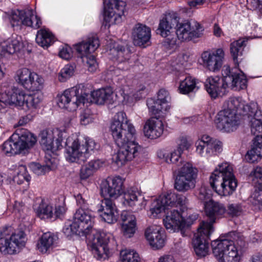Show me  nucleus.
<instances>
[{
  "label": "nucleus",
  "mask_w": 262,
  "mask_h": 262,
  "mask_svg": "<svg viewBox=\"0 0 262 262\" xmlns=\"http://www.w3.org/2000/svg\"><path fill=\"white\" fill-rule=\"evenodd\" d=\"M23 43L16 38H8L0 43V55L13 54L20 51Z\"/></svg>",
  "instance_id": "473e14b6"
},
{
  "label": "nucleus",
  "mask_w": 262,
  "mask_h": 262,
  "mask_svg": "<svg viewBox=\"0 0 262 262\" xmlns=\"http://www.w3.org/2000/svg\"><path fill=\"white\" fill-rule=\"evenodd\" d=\"M99 147V144L92 139L86 138L82 141L77 139L66 149L65 157L67 160L70 162L82 164L86 161L89 154L97 150Z\"/></svg>",
  "instance_id": "423d86ee"
},
{
  "label": "nucleus",
  "mask_w": 262,
  "mask_h": 262,
  "mask_svg": "<svg viewBox=\"0 0 262 262\" xmlns=\"http://www.w3.org/2000/svg\"><path fill=\"white\" fill-rule=\"evenodd\" d=\"M187 199L185 196L174 192H167L166 194L159 196L155 199L151 204L150 211L154 216L169 209V207L177 205L183 206L186 203Z\"/></svg>",
  "instance_id": "f8f14e48"
},
{
  "label": "nucleus",
  "mask_w": 262,
  "mask_h": 262,
  "mask_svg": "<svg viewBox=\"0 0 262 262\" xmlns=\"http://www.w3.org/2000/svg\"><path fill=\"white\" fill-rule=\"evenodd\" d=\"M247 115L244 116V119L249 121L251 131L254 135H259L262 133V115L260 110H258V105L256 110L247 109Z\"/></svg>",
  "instance_id": "c756f323"
},
{
  "label": "nucleus",
  "mask_w": 262,
  "mask_h": 262,
  "mask_svg": "<svg viewBox=\"0 0 262 262\" xmlns=\"http://www.w3.org/2000/svg\"><path fill=\"white\" fill-rule=\"evenodd\" d=\"M66 212V208L63 205H58L55 207V211L53 212L52 220L61 218Z\"/></svg>",
  "instance_id": "052dcab7"
},
{
  "label": "nucleus",
  "mask_w": 262,
  "mask_h": 262,
  "mask_svg": "<svg viewBox=\"0 0 262 262\" xmlns=\"http://www.w3.org/2000/svg\"><path fill=\"white\" fill-rule=\"evenodd\" d=\"M113 93V88L110 86L92 91L90 85L81 84L65 90L58 97L57 103L60 107L72 111L80 104L94 103L102 105L106 103L112 110L114 108Z\"/></svg>",
  "instance_id": "f03ea898"
},
{
  "label": "nucleus",
  "mask_w": 262,
  "mask_h": 262,
  "mask_svg": "<svg viewBox=\"0 0 262 262\" xmlns=\"http://www.w3.org/2000/svg\"><path fill=\"white\" fill-rule=\"evenodd\" d=\"M136 134L134 126L128 123L126 114L120 112L116 115V144L118 146L116 163L122 165L126 162L138 157L142 147L137 143L132 141Z\"/></svg>",
  "instance_id": "7ed1b4c3"
},
{
  "label": "nucleus",
  "mask_w": 262,
  "mask_h": 262,
  "mask_svg": "<svg viewBox=\"0 0 262 262\" xmlns=\"http://www.w3.org/2000/svg\"><path fill=\"white\" fill-rule=\"evenodd\" d=\"M94 173L93 171L87 164L82 166L81 168L80 176L81 179L85 180L93 175Z\"/></svg>",
  "instance_id": "4d7b16f0"
},
{
  "label": "nucleus",
  "mask_w": 262,
  "mask_h": 262,
  "mask_svg": "<svg viewBox=\"0 0 262 262\" xmlns=\"http://www.w3.org/2000/svg\"><path fill=\"white\" fill-rule=\"evenodd\" d=\"M234 244L236 247L237 248L238 253L239 251H242L244 249L246 248L248 245L245 241L244 237L241 236L237 238Z\"/></svg>",
  "instance_id": "0e129e2a"
},
{
  "label": "nucleus",
  "mask_w": 262,
  "mask_h": 262,
  "mask_svg": "<svg viewBox=\"0 0 262 262\" xmlns=\"http://www.w3.org/2000/svg\"><path fill=\"white\" fill-rule=\"evenodd\" d=\"M164 130L163 122L157 117H151L146 122L144 127L145 136L151 139L160 137Z\"/></svg>",
  "instance_id": "c85d7f7f"
},
{
  "label": "nucleus",
  "mask_w": 262,
  "mask_h": 262,
  "mask_svg": "<svg viewBox=\"0 0 262 262\" xmlns=\"http://www.w3.org/2000/svg\"><path fill=\"white\" fill-rule=\"evenodd\" d=\"M56 132L58 137L55 143L53 142L55 133L53 130L46 129L42 130L39 134V143L44 150H51L54 152L62 148V133L57 130Z\"/></svg>",
  "instance_id": "6ab92c4d"
},
{
  "label": "nucleus",
  "mask_w": 262,
  "mask_h": 262,
  "mask_svg": "<svg viewBox=\"0 0 262 262\" xmlns=\"http://www.w3.org/2000/svg\"><path fill=\"white\" fill-rule=\"evenodd\" d=\"M158 262H174V260L172 255H165L159 259Z\"/></svg>",
  "instance_id": "774afa93"
},
{
  "label": "nucleus",
  "mask_w": 262,
  "mask_h": 262,
  "mask_svg": "<svg viewBox=\"0 0 262 262\" xmlns=\"http://www.w3.org/2000/svg\"><path fill=\"white\" fill-rule=\"evenodd\" d=\"M212 253L219 262H239V253L233 241L220 238L211 242Z\"/></svg>",
  "instance_id": "1a4fd4ad"
},
{
  "label": "nucleus",
  "mask_w": 262,
  "mask_h": 262,
  "mask_svg": "<svg viewBox=\"0 0 262 262\" xmlns=\"http://www.w3.org/2000/svg\"><path fill=\"white\" fill-rule=\"evenodd\" d=\"M9 19L13 27L24 25L34 29L39 28L42 23L40 18L33 15L32 9L15 10L8 14Z\"/></svg>",
  "instance_id": "4468645a"
},
{
  "label": "nucleus",
  "mask_w": 262,
  "mask_h": 262,
  "mask_svg": "<svg viewBox=\"0 0 262 262\" xmlns=\"http://www.w3.org/2000/svg\"><path fill=\"white\" fill-rule=\"evenodd\" d=\"M94 224L95 216L92 211L79 208L74 214L71 230L76 234L85 235L90 241L89 246L94 257L97 259H105L108 257L109 253L105 235L95 228Z\"/></svg>",
  "instance_id": "f257e3e1"
},
{
  "label": "nucleus",
  "mask_w": 262,
  "mask_h": 262,
  "mask_svg": "<svg viewBox=\"0 0 262 262\" xmlns=\"http://www.w3.org/2000/svg\"><path fill=\"white\" fill-rule=\"evenodd\" d=\"M198 170L190 163H185L176 174L174 188L179 192H185L195 186Z\"/></svg>",
  "instance_id": "9b49d317"
},
{
  "label": "nucleus",
  "mask_w": 262,
  "mask_h": 262,
  "mask_svg": "<svg viewBox=\"0 0 262 262\" xmlns=\"http://www.w3.org/2000/svg\"><path fill=\"white\" fill-rule=\"evenodd\" d=\"M198 198L200 200L204 202V205L208 202L207 201L210 199L209 194L205 187H202L199 189Z\"/></svg>",
  "instance_id": "bf43d9fd"
},
{
  "label": "nucleus",
  "mask_w": 262,
  "mask_h": 262,
  "mask_svg": "<svg viewBox=\"0 0 262 262\" xmlns=\"http://www.w3.org/2000/svg\"><path fill=\"white\" fill-rule=\"evenodd\" d=\"M115 178L108 177L106 180L102 181L100 185V194L104 198L105 207L99 209L103 211L100 216L103 221L108 224H113L114 221L113 204L115 195Z\"/></svg>",
  "instance_id": "9d476101"
},
{
  "label": "nucleus",
  "mask_w": 262,
  "mask_h": 262,
  "mask_svg": "<svg viewBox=\"0 0 262 262\" xmlns=\"http://www.w3.org/2000/svg\"><path fill=\"white\" fill-rule=\"evenodd\" d=\"M99 39L96 36L89 37L86 40L76 45V50L81 58L94 52L99 46Z\"/></svg>",
  "instance_id": "7c9ffc66"
},
{
  "label": "nucleus",
  "mask_w": 262,
  "mask_h": 262,
  "mask_svg": "<svg viewBox=\"0 0 262 262\" xmlns=\"http://www.w3.org/2000/svg\"><path fill=\"white\" fill-rule=\"evenodd\" d=\"M196 150L202 157L216 155L222 151V143L213 139L208 135H204L201 140L195 142Z\"/></svg>",
  "instance_id": "a211bd4d"
},
{
  "label": "nucleus",
  "mask_w": 262,
  "mask_h": 262,
  "mask_svg": "<svg viewBox=\"0 0 262 262\" xmlns=\"http://www.w3.org/2000/svg\"><path fill=\"white\" fill-rule=\"evenodd\" d=\"M35 39L39 46L45 49L54 42V36L48 29H41L37 31Z\"/></svg>",
  "instance_id": "e433bc0d"
},
{
  "label": "nucleus",
  "mask_w": 262,
  "mask_h": 262,
  "mask_svg": "<svg viewBox=\"0 0 262 262\" xmlns=\"http://www.w3.org/2000/svg\"><path fill=\"white\" fill-rule=\"evenodd\" d=\"M16 79L25 89L31 91H38L43 88V79L36 73L28 69L23 68L17 72Z\"/></svg>",
  "instance_id": "dca6fc26"
},
{
  "label": "nucleus",
  "mask_w": 262,
  "mask_h": 262,
  "mask_svg": "<svg viewBox=\"0 0 262 262\" xmlns=\"http://www.w3.org/2000/svg\"><path fill=\"white\" fill-rule=\"evenodd\" d=\"M213 231L211 225L204 223L200 225L197 233L194 234L192 244L198 257H204L208 254L210 235Z\"/></svg>",
  "instance_id": "ddd939ff"
},
{
  "label": "nucleus",
  "mask_w": 262,
  "mask_h": 262,
  "mask_svg": "<svg viewBox=\"0 0 262 262\" xmlns=\"http://www.w3.org/2000/svg\"><path fill=\"white\" fill-rule=\"evenodd\" d=\"M119 262H141L139 254L134 250H122L120 252Z\"/></svg>",
  "instance_id": "79ce46f5"
},
{
  "label": "nucleus",
  "mask_w": 262,
  "mask_h": 262,
  "mask_svg": "<svg viewBox=\"0 0 262 262\" xmlns=\"http://www.w3.org/2000/svg\"><path fill=\"white\" fill-rule=\"evenodd\" d=\"M224 76L221 78L217 76L210 77L206 80L205 89L212 98H216L225 94L227 84L224 81Z\"/></svg>",
  "instance_id": "5701e85b"
},
{
  "label": "nucleus",
  "mask_w": 262,
  "mask_h": 262,
  "mask_svg": "<svg viewBox=\"0 0 262 262\" xmlns=\"http://www.w3.org/2000/svg\"><path fill=\"white\" fill-rule=\"evenodd\" d=\"M58 240L57 235L50 232L43 233L40 238L37 244V247L39 251L46 253L50 248H52Z\"/></svg>",
  "instance_id": "f704fd0d"
},
{
  "label": "nucleus",
  "mask_w": 262,
  "mask_h": 262,
  "mask_svg": "<svg viewBox=\"0 0 262 262\" xmlns=\"http://www.w3.org/2000/svg\"><path fill=\"white\" fill-rule=\"evenodd\" d=\"M145 236L150 245L155 249L162 248L165 244V237L163 230L155 226L148 227L145 231Z\"/></svg>",
  "instance_id": "393cba45"
},
{
  "label": "nucleus",
  "mask_w": 262,
  "mask_h": 262,
  "mask_svg": "<svg viewBox=\"0 0 262 262\" xmlns=\"http://www.w3.org/2000/svg\"><path fill=\"white\" fill-rule=\"evenodd\" d=\"M198 217L196 213L189 214L186 220L177 210L173 209L167 213L166 217L163 219L164 226L169 232H180L183 236L188 235L189 227Z\"/></svg>",
  "instance_id": "6e6552de"
},
{
  "label": "nucleus",
  "mask_w": 262,
  "mask_h": 262,
  "mask_svg": "<svg viewBox=\"0 0 262 262\" xmlns=\"http://www.w3.org/2000/svg\"><path fill=\"white\" fill-rule=\"evenodd\" d=\"M178 21L179 18L175 14H169L160 20L157 30V33L166 38L165 41L170 46L177 44V38L174 34L173 28L177 25Z\"/></svg>",
  "instance_id": "f3484780"
},
{
  "label": "nucleus",
  "mask_w": 262,
  "mask_h": 262,
  "mask_svg": "<svg viewBox=\"0 0 262 262\" xmlns=\"http://www.w3.org/2000/svg\"><path fill=\"white\" fill-rule=\"evenodd\" d=\"M77 205L79 206V208L88 209L86 201L82 197L81 194L78 193L75 195Z\"/></svg>",
  "instance_id": "69168bd1"
},
{
  "label": "nucleus",
  "mask_w": 262,
  "mask_h": 262,
  "mask_svg": "<svg viewBox=\"0 0 262 262\" xmlns=\"http://www.w3.org/2000/svg\"><path fill=\"white\" fill-rule=\"evenodd\" d=\"M195 88V81L191 77H186L180 84L179 89L180 93L187 94Z\"/></svg>",
  "instance_id": "de8ad7c7"
},
{
  "label": "nucleus",
  "mask_w": 262,
  "mask_h": 262,
  "mask_svg": "<svg viewBox=\"0 0 262 262\" xmlns=\"http://www.w3.org/2000/svg\"><path fill=\"white\" fill-rule=\"evenodd\" d=\"M74 66L71 64H67L62 69L59 73L58 79L60 82H65L74 73Z\"/></svg>",
  "instance_id": "8fccbe9b"
},
{
  "label": "nucleus",
  "mask_w": 262,
  "mask_h": 262,
  "mask_svg": "<svg viewBox=\"0 0 262 262\" xmlns=\"http://www.w3.org/2000/svg\"><path fill=\"white\" fill-rule=\"evenodd\" d=\"M253 141L251 149L246 155V159L249 163H254L262 156V136L256 135Z\"/></svg>",
  "instance_id": "72a5a7b5"
},
{
  "label": "nucleus",
  "mask_w": 262,
  "mask_h": 262,
  "mask_svg": "<svg viewBox=\"0 0 262 262\" xmlns=\"http://www.w3.org/2000/svg\"><path fill=\"white\" fill-rule=\"evenodd\" d=\"M224 52L221 49H218L215 52H204L201 55L202 64L208 70L216 72L220 71L223 65Z\"/></svg>",
  "instance_id": "aec40b11"
},
{
  "label": "nucleus",
  "mask_w": 262,
  "mask_h": 262,
  "mask_svg": "<svg viewBox=\"0 0 262 262\" xmlns=\"http://www.w3.org/2000/svg\"><path fill=\"white\" fill-rule=\"evenodd\" d=\"M88 164L93 172H95L102 166L103 162L99 159H96L91 160Z\"/></svg>",
  "instance_id": "680f3d73"
},
{
  "label": "nucleus",
  "mask_w": 262,
  "mask_h": 262,
  "mask_svg": "<svg viewBox=\"0 0 262 262\" xmlns=\"http://www.w3.org/2000/svg\"><path fill=\"white\" fill-rule=\"evenodd\" d=\"M232 171V167L227 163L219 165L210 177V184L212 189L221 195L232 193L237 185Z\"/></svg>",
  "instance_id": "39448f33"
},
{
  "label": "nucleus",
  "mask_w": 262,
  "mask_h": 262,
  "mask_svg": "<svg viewBox=\"0 0 262 262\" xmlns=\"http://www.w3.org/2000/svg\"><path fill=\"white\" fill-rule=\"evenodd\" d=\"M188 148V143L187 140L185 138H182L180 140V142L178 143V146L177 148V150L182 152L185 149Z\"/></svg>",
  "instance_id": "338daca9"
},
{
  "label": "nucleus",
  "mask_w": 262,
  "mask_h": 262,
  "mask_svg": "<svg viewBox=\"0 0 262 262\" xmlns=\"http://www.w3.org/2000/svg\"><path fill=\"white\" fill-rule=\"evenodd\" d=\"M59 56L62 59L69 60L72 57L71 49L70 47L63 48L59 52Z\"/></svg>",
  "instance_id": "e2e57ef3"
},
{
  "label": "nucleus",
  "mask_w": 262,
  "mask_h": 262,
  "mask_svg": "<svg viewBox=\"0 0 262 262\" xmlns=\"http://www.w3.org/2000/svg\"><path fill=\"white\" fill-rule=\"evenodd\" d=\"M42 97L41 94H34L26 96V105L29 109H35L40 106Z\"/></svg>",
  "instance_id": "49530a36"
},
{
  "label": "nucleus",
  "mask_w": 262,
  "mask_h": 262,
  "mask_svg": "<svg viewBox=\"0 0 262 262\" xmlns=\"http://www.w3.org/2000/svg\"><path fill=\"white\" fill-rule=\"evenodd\" d=\"M12 138L17 139L21 151L24 153L32 147L37 142L36 137L25 129L17 130L16 133L12 135Z\"/></svg>",
  "instance_id": "bb28decb"
},
{
  "label": "nucleus",
  "mask_w": 262,
  "mask_h": 262,
  "mask_svg": "<svg viewBox=\"0 0 262 262\" xmlns=\"http://www.w3.org/2000/svg\"><path fill=\"white\" fill-rule=\"evenodd\" d=\"M204 207L205 213L208 217L209 221H203L200 225L207 223L211 225L212 228V225L215 222V220L223 215L226 211V209L223 204L212 200L206 203Z\"/></svg>",
  "instance_id": "a878e982"
},
{
  "label": "nucleus",
  "mask_w": 262,
  "mask_h": 262,
  "mask_svg": "<svg viewBox=\"0 0 262 262\" xmlns=\"http://www.w3.org/2000/svg\"><path fill=\"white\" fill-rule=\"evenodd\" d=\"M25 233L23 231L13 233L11 227H6L0 232V251L4 254H13L25 245Z\"/></svg>",
  "instance_id": "0eeeda50"
},
{
  "label": "nucleus",
  "mask_w": 262,
  "mask_h": 262,
  "mask_svg": "<svg viewBox=\"0 0 262 262\" xmlns=\"http://www.w3.org/2000/svg\"><path fill=\"white\" fill-rule=\"evenodd\" d=\"M82 58L83 61L85 62L89 71L93 72L96 70L97 64L94 56L89 54Z\"/></svg>",
  "instance_id": "864d4df0"
},
{
  "label": "nucleus",
  "mask_w": 262,
  "mask_h": 262,
  "mask_svg": "<svg viewBox=\"0 0 262 262\" xmlns=\"http://www.w3.org/2000/svg\"><path fill=\"white\" fill-rule=\"evenodd\" d=\"M182 154V152L177 149H175L170 154L160 151L158 152V156L161 159H164L165 161L168 163L175 164L178 166H183V165L186 162H183L181 158Z\"/></svg>",
  "instance_id": "58836bf2"
},
{
  "label": "nucleus",
  "mask_w": 262,
  "mask_h": 262,
  "mask_svg": "<svg viewBox=\"0 0 262 262\" xmlns=\"http://www.w3.org/2000/svg\"><path fill=\"white\" fill-rule=\"evenodd\" d=\"M249 177L253 184L262 188V167L257 166L250 172Z\"/></svg>",
  "instance_id": "09e8293b"
},
{
  "label": "nucleus",
  "mask_w": 262,
  "mask_h": 262,
  "mask_svg": "<svg viewBox=\"0 0 262 262\" xmlns=\"http://www.w3.org/2000/svg\"><path fill=\"white\" fill-rule=\"evenodd\" d=\"M226 212L231 217L239 216L243 212L242 205L239 203H231L228 204Z\"/></svg>",
  "instance_id": "603ef678"
},
{
  "label": "nucleus",
  "mask_w": 262,
  "mask_h": 262,
  "mask_svg": "<svg viewBox=\"0 0 262 262\" xmlns=\"http://www.w3.org/2000/svg\"><path fill=\"white\" fill-rule=\"evenodd\" d=\"M36 215L41 219L52 220L53 216V208L52 205L41 199L38 206L34 208Z\"/></svg>",
  "instance_id": "ea45409f"
},
{
  "label": "nucleus",
  "mask_w": 262,
  "mask_h": 262,
  "mask_svg": "<svg viewBox=\"0 0 262 262\" xmlns=\"http://www.w3.org/2000/svg\"><path fill=\"white\" fill-rule=\"evenodd\" d=\"M26 95L24 91L17 88L14 87L12 93L8 96V99L4 102L6 105H11L12 104L24 106L26 104Z\"/></svg>",
  "instance_id": "c9c22d12"
},
{
  "label": "nucleus",
  "mask_w": 262,
  "mask_h": 262,
  "mask_svg": "<svg viewBox=\"0 0 262 262\" xmlns=\"http://www.w3.org/2000/svg\"><path fill=\"white\" fill-rule=\"evenodd\" d=\"M29 167L35 174L38 176L44 174L52 169L50 165H45L42 166L40 164L35 162L30 163Z\"/></svg>",
  "instance_id": "3c124183"
},
{
  "label": "nucleus",
  "mask_w": 262,
  "mask_h": 262,
  "mask_svg": "<svg viewBox=\"0 0 262 262\" xmlns=\"http://www.w3.org/2000/svg\"><path fill=\"white\" fill-rule=\"evenodd\" d=\"M80 120L81 124L84 125L89 124L92 121V117L88 109L84 110L81 113Z\"/></svg>",
  "instance_id": "13d9d810"
},
{
  "label": "nucleus",
  "mask_w": 262,
  "mask_h": 262,
  "mask_svg": "<svg viewBox=\"0 0 262 262\" xmlns=\"http://www.w3.org/2000/svg\"><path fill=\"white\" fill-rule=\"evenodd\" d=\"M116 60H117L118 63L117 68L121 70H125L128 69L127 61L130 57V50L127 46L118 45L116 49Z\"/></svg>",
  "instance_id": "2f4dec72"
},
{
  "label": "nucleus",
  "mask_w": 262,
  "mask_h": 262,
  "mask_svg": "<svg viewBox=\"0 0 262 262\" xmlns=\"http://www.w3.org/2000/svg\"><path fill=\"white\" fill-rule=\"evenodd\" d=\"M106 3V0H103L104 4V11H103V17L104 21L103 25L105 27L108 26V28L111 26V24H109L111 19L115 15V11L114 10L113 6L115 4V0H109L107 4Z\"/></svg>",
  "instance_id": "37998d69"
},
{
  "label": "nucleus",
  "mask_w": 262,
  "mask_h": 262,
  "mask_svg": "<svg viewBox=\"0 0 262 262\" xmlns=\"http://www.w3.org/2000/svg\"><path fill=\"white\" fill-rule=\"evenodd\" d=\"M132 38L135 46L145 47L151 38L150 28L141 23L136 24L132 30Z\"/></svg>",
  "instance_id": "4be33fe9"
},
{
  "label": "nucleus",
  "mask_w": 262,
  "mask_h": 262,
  "mask_svg": "<svg viewBox=\"0 0 262 262\" xmlns=\"http://www.w3.org/2000/svg\"><path fill=\"white\" fill-rule=\"evenodd\" d=\"M248 40L247 37L239 38L230 44V53L235 64H238V57L243 55Z\"/></svg>",
  "instance_id": "4c0bfd02"
},
{
  "label": "nucleus",
  "mask_w": 262,
  "mask_h": 262,
  "mask_svg": "<svg viewBox=\"0 0 262 262\" xmlns=\"http://www.w3.org/2000/svg\"><path fill=\"white\" fill-rule=\"evenodd\" d=\"M124 181V179L120 176L116 177V196L123 194V204L124 205L135 207V211L141 209V207L137 206L138 199L136 193L133 191L125 192L123 186Z\"/></svg>",
  "instance_id": "b1692460"
},
{
  "label": "nucleus",
  "mask_w": 262,
  "mask_h": 262,
  "mask_svg": "<svg viewBox=\"0 0 262 262\" xmlns=\"http://www.w3.org/2000/svg\"><path fill=\"white\" fill-rule=\"evenodd\" d=\"M126 3L123 1L116 0V25L126 19Z\"/></svg>",
  "instance_id": "a18cd8bd"
},
{
  "label": "nucleus",
  "mask_w": 262,
  "mask_h": 262,
  "mask_svg": "<svg viewBox=\"0 0 262 262\" xmlns=\"http://www.w3.org/2000/svg\"><path fill=\"white\" fill-rule=\"evenodd\" d=\"M250 201L254 205L262 204V190H255L251 196Z\"/></svg>",
  "instance_id": "6e6d98bb"
},
{
  "label": "nucleus",
  "mask_w": 262,
  "mask_h": 262,
  "mask_svg": "<svg viewBox=\"0 0 262 262\" xmlns=\"http://www.w3.org/2000/svg\"><path fill=\"white\" fill-rule=\"evenodd\" d=\"M223 75L224 76V81L227 84V88L230 86L235 91L245 89L247 87V79L244 74L231 71L229 66H224Z\"/></svg>",
  "instance_id": "412c9836"
},
{
  "label": "nucleus",
  "mask_w": 262,
  "mask_h": 262,
  "mask_svg": "<svg viewBox=\"0 0 262 262\" xmlns=\"http://www.w3.org/2000/svg\"><path fill=\"white\" fill-rule=\"evenodd\" d=\"M225 108L217 114L216 127L221 130L230 132L235 130L239 124L238 116L244 117L247 109L256 110L257 103L246 104L239 98H231L224 104Z\"/></svg>",
  "instance_id": "20e7f679"
},
{
  "label": "nucleus",
  "mask_w": 262,
  "mask_h": 262,
  "mask_svg": "<svg viewBox=\"0 0 262 262\" xmlns=\"http://www.w3.org/2000/svg\"><path fill=\"white\" fill-rule=\"evenodd\" d=\"M146 104L149 111L156 117L159 116L162 110H165V106L160 101L152 98L147 99Z\"/></svg>",
  "instance_id": "c03bdc74"
},
{
  "label": "nucleus",
  "mask_w": 262,
  "mask_h": 262,
  "mask_svg": "<svg viewBox=\"0 0 262 262\" xmlns=\"http://www.w3.org/2000/svg\"><path fill=\"white\" fill-rule=\"evenodd\" d=\"M2 150L6 154L16 155L22 153L19 142L17 139L12 138V135L3 143Z\"/></svg>",
  "instance_id": "a19ab883"
},
{
  "label": "nucleus",
  "mask_w": 262,
  "mask_h": 262,
  "mask_svg": "<svg viewBox=\"0 0 262 262\" xmlns=\"http://www.w3.org/2000/svg\"><path fill=\"white\" fill-rule=\"evenodd\" d=\"M170 97L168 91L164 89H161L158 93V99L160 102L165 106V111L167 110V104L170 100Z\"/></svg>",
  "instance_id": "5fc2aeb1"
},
{
  "label": "nucleus",
  "mask_w": 262,
  "mask_h": 262,
  "mask_svg": "<svg viewBox=\"0 0 262 262\" xmlns=\"http://www.w3.org/2000/svg\"><path fill=\"white\" fill-rule=\"evenodd\" d=\"M174 33L177 39L181 41H194L195 39L202 37L204 31V27L199 23L195 22L191 26L189 21L178 23L176 25Z\"/></svg>",
  "instance_id": "2eb2a0df"
},
{
  "label": "nucleus",
  "mask_w": 262,
  "mask_h": 262,
  "mask_svg": "<svg viewBox=\"0 0 262 262\" xmlns=\"http://www.w3.org/2000/svg\"><path fill=\"white\" fill-rule=\"evenodd\" d=\"M135 217L130 212L124 210L120 214V219L122 221L121 233L125 238H131L135 233L136 223Z\"/></svg>",
  "instance_id": "cd10ccee"
}]
</instances>
